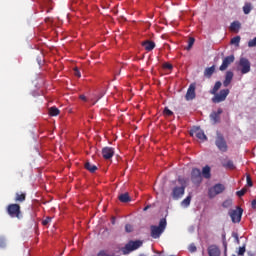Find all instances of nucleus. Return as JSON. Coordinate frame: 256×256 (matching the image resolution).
<instances>
[{"label": "nucleus", "instance_id": "nucleus-1", "mask_svg": "<svg viewBox=\"0 0 256 256\" xmlns=\"http://www.w3.org/2000/svg\"><path fill=\"white\" fill-rule=\"evenodd\" d=\"M221 81H217L213 87V89L210 90V95H214V97L212 98V103H223V101H225V99H227L228 95H229V89H221ZM219 93H217V91H219Z\"/></svg>", "mask_w": 256, "mask_h": 256}, {"label": "nucleus", "instance_id": "nucleus-2", "mask_svg": "<svg viewBox=\"0 0 256 256\" xmlns=\"http://www.w3.org/2000/svg\"><path fill=\"white\" fill-rule=\"evenodd\" d=\"M165 229H167V219L162 218V219H160L158 226L152 225L150 227L151 238L159 239V237H161V235H163V233H165Z\"/></svg>", "mask_w": 256, "mask_h": 256}, {"label": "nucleus", "instance_id": "nucleus-3", "mask_svg": "<svg viewBox=\"0 0 256 256\" xmlns=\"http://www.w3.org/2000/svg\"><path fill=\"white\" fill-rule=\"evenodd\" d=\"M143 245L141 240H130L124 247L121 248L123 255H129L132 251H137Z\"/></svg>", "mask_w": 256, "mask_h": 256}, {"label": "nucleus", "instance_id": "nucleus-4", "mask_svg": "<svg viewBox=\"0 0 256 256\" xmlns=\"http://www.w3.org/2000/svg\"><path fill=\"white\" fill-rule=\"evenodd\" d=\"M237 71H240L242 75H247L251 71V62L247 58H240Z\"/></svg>", "mask_w": 256, "mask_h": 256}, {"label": "nucleus", "instance_id": "nucleus-5", "mask_svg": "<svg viewBox=\"0 0 256 256\" xmlns=\"http://www.w3.org/2000/svg\"><path fill=\"white\" fill-rule=\"evenodd\" d=\"M6 211L10 217L21 219V206L19 204H9L6 208Z\"/></svg>", "mask_w": 256, "mask_h": 256}, {"label": "nucleus", "instance_id": "nucleus-6", "mask_svg": "<svg viewBox=\"0 0 256 256\" xmlns=\"http://www.w3.org/2000/svg\"><path fill=\"white\" fill-rule=\"evenodd\" d=\"M223 191H225V185L218 183L212 186L211 188H209L208 197L209 199H215V197H217V195H221Z\"/></svg>", "mask_w": 256, "mask_h": 256}, {"label": "nucleus", "instance_id": "nucleus-7", "mask_svg": "<svg viewBox=\"0 0 256 256\" xmlns=\"http://www.w3.org/2000/svg\"><path fill=\"white\" fill-rule=\"evenodd\" d=\"M215 145L222 153H227V149H229V147L227 146V141H225V137H223L221 133L217 134Z\"/></svg>", "mask_w": 256, "mask_h": 256}, {"label": "nucleus", "instance_id": "nucleus-8", "mask_svg": "<svg viewBox=\"0 0 256 256\" xmlns=\"http://www.w3.org/2000/svg\"><path fill=\"white\" fill-rule=\"evenodd\" d=\"M229 216L231 217L232 223H241V217H243V208L237 207L236 210H230Z\"/></svg>", "mask_w": 256, "mask_h": 256}, {"label": "nucleus", "instance_id": "nucleus-9", "mask_svg": "<svg viewBox=\"0 0 256 256\" xmlns=\"http://www.w3.org/2000/svg\"><path fill=\"white\" fill-rule=\"evenodd\" d=\"M191 181L195 185H199L201 181H203V176H201V170H199L198 168L192 169Z\"/></svg>", "mask_w": 256, "mask_h": 256}, {"label": "nucleus", "instance_id": "nucleus-10", "mask_svg": "<svg viewBox=\"0 0 256 256\" xmlns=\"http://www.w3.org/2000/svg\"><path fill=\"white\" fill-rule=\"evenodd\" d=\"M190 135H192V137L193 135H195V137H197V139H200V141H207V135H205V132L199 127H194L190 131Z\"/></svg>", "mask_w": 256, "mask_h": 256}, {"label": "nucleus", "instance_id": "nucleus-11", "mask_svg": "<svg viewBox=\"0 0 256 256\" xmlns=\"http://www.w3.org/2000/svg\"><path fill=\"white\" fill-rule=\"evenodd\" d=\"M234 61H235L234 55L225 57L222 61L221 66L219 67L220 71H227V68L229 67V65H231V63H234Z\"/></svg>", "mask_w": 256, "mask_h": 256}, {"label": "nucleus", "instance_id": "nucleus-12", "mask_svg": "<svg viewBox=\"0 0 256 256\" xmlns=\"http://www.w3.org/2000/svg\"><path fill=\"white\" fill-rule=\"evenodd\" d=\"M185 195V186H176L172 190V197L173 199H181Z\"/></svg>", "mask_w": 256, "mask_h": 256}, {"label": "nucleus", "instance_id": "nucleus-13", "mask_svg": "<svg viewBox=\"0 0 256 256\" xmlns=\"http://www.w3.org/2000/svg\"><path fill=\"white\" fill-rule=\"evenodd\" d=\"M222 113H223V109L218 108L217 112L214 111L210 114V119L214 125H216V123H221V114Z\"/></svg>", "mask_w": 256, "mask_h": 256}, {"label": "nucleus", "instance_id": "nucleus-14", "mask_svg": "<svg viewBox=\"0 0 256 256\" xmlns=\"http://www.w3.org/2000/svg\"><path fill=\"white\" fill-rule=\"evenodd\" d=\"M196 94H195V84H190L186 95H185V99L186 101H193V99H195Z\"/></svg>", "mask_w": 256, "mask_h": 256}, {"label": "nucleus", "instance_id": "nucleus-15", "mask_svg": "<svg viewBox=\"0 0 256 256\" xmlns=\"http://www.w3.org/2000/svg\"><path fill=\"white\" fill-rule=\"evenodd\" d=\"M113 155H115V149L112 147H104L102 149V157L104 159H112Z\"/></svg>", "mask_w": 256, "mask_h": 256}, {"label": "nucleus", "instance_id": "nucleus-16", "mask_svg": "<svg viewBox=\"0 0 256 256\" xmlns=\"http://www.w3.org/2000/svg\"><path fill=\"white\" fill-rule=\"evenodd\" d=\"M209 256H221V250L217 245H211L208 247Z\"/></svg>", "mask_w": 256, "mask_h": 256}, {"label": "nucleus", "instance_id": "nucleus-17", "mask_svg": "<svg viewBox=\"0 0 256 256\" xmlns=\"http://www.w3.org/2000/svg\"><path fill=\"white\" fill-rule=\"evenodd\" d=\"M27 199V193L25 192H16L14 201L15 203H24Z\"/></svg>", "mask_w": 256, "mask_h": 256}, {"label": "nucleus", "instance_id": "nucleus-18", "mask_svg": "<svg viewBox=\"0 0 256 256\" xmlns=\"http://www.w3.org/2000/svg\"><path fill=\"white\" fill-rule=\"evenodd\" d=\"M233 72L227 71L225 75V80L223 81L224 87H227L228 85H231V82L233 81Z\"/></svg>", "mask_w": 256, "mask_h": 256}, {"label": "nucleus", "instance_id": "nucleus-19", "mask_svg": "<svg viewBox=\"0 0 256 256\" xmlns=\"http://www.w3.org/2000/svg\"><path fill=\"white\" fill-rule=\"evenodd\" d=\"M142 46L146 51H153V49H155V42L151 40H146L142 43Z\"/></svg>", "mask_w": 256, "mask_h": 256}, {"label": "nucleus", "instance_id": "nucleus-20", "mask_svg": "<svg viewBox=\"0 0 256 256\" xmlns=\"http://www.w3.org/2000/svg\"><path fill=\"white\" fill-rule=\"evenodd\" d=\"M239 29H241V23L239 21H234L230 25V31L233 33H239Z\"/></svg>", "mask_w": 256, "mask_h": 256}, {"label": "nucleus", "instance_id": "nucleus-21", "mask_svg": "<svg viewBox=\"0 0 256 256\" xmlns=\"http://www.w3.org/2000/svg\"><path fill=\"white\" fill-rule=\"evenodd\" d=\"M118 199L121 203H129L131 201V196H129V193H123L118 196Z\"/></svg>", "mask_w": 256, "mask_h": 256}, {"label": "nucleus", "instance_id": "nucleus-22", "mask_svg": "<svg viewBox=\"0 0 256 256\" xmlns=\"http://www.w3.org/2000/svg\"><path fill=\"white\" fill-rule=\"evenodd\" d=\"M202 175L204 179H211V167L205 166L202 169Z\"/></svg>", "mask_w": 256, "mask_h": 256}, {"label": "nucleus", "instance_id": "nucleus-23", "mask_svg": "<svg viewBox=\"0 0 256 256\" xmlns=\"http://www.w3.org/2000/svg\"><path fill=\"white\" fill-rule=\"evenodd\" d=\"M84 167L90 173H95V171L98 169L97 166L95 164H91V162H86Z\"/></svg>", "mask_w": 256, "mask_h": 256}, {"label": "nucleus", "instance_id": "nucleus-24", "mask_svg": "<svg viewBox=\"0 0 256 256\" xmlns=\"http://www.w3.org/2000/svg\"><path fill=\"white\" fill-rule=\"evenodd\" d=\"M215 73V66L208 67L204 70V77L208 79Z\"/></svg>", "mask_w": 256, "mask_h": 256}, {"label": "nucleus", "instance_id": "nucleus-25", "mask_svg": "<svg viewBox=\"0 0 256 256\" xmlns=\"http://www.w3.org/2000/svg\"><path fill=\"white\" fill-rule=\"evenodd\" d=\"M59 113H61L59 108H57L55 106L49 108V115L51 117H57V115H59Z\"/></svg>", "mask_w": 256, "mask_h": 256}, {"label": "nucleus", "instance_id": "nucleus-26", "mask_svg": "<svg viewBox=\"0 0 256 256\" xmlns=\"http://www.w3.org/2000/svg\"><path fill=\"white\" fill-rule=\"evenodd\" d=\"M253 8L251 7V3H246L244 6H243V11H244V14L245 15H249V13H251V10Z\"/></svg>", "mask_w": 256, "mask_h": 256}, {"label": "nucleus", "instance_id": "nucleus-27", "mask_svg": "<svg viewBox=\"0 0 256 256\" xmlns=\"http://www.w3.org/2000/svg\"><path fill=\"white\" fill-rule=\"evenodd\" d=\"M193 45H195V38L190 37L188 39V46L186 47V50L191 51V49L193 48Z\"/></svg>", "mask_w": 256, "mask_h": 256}, {"label": "nucleus", "instance_id": "nucleus-28", "mask_svg": "<svg viewBox=\"0 0 256 256\" xmlns=\"http://www.w3.org/2000/svg\"><path fill=\"white\" fill-rule=\"evenodd\" d=\"M223 167H225L226 169H235V164L233 163L232 160H228L226 163L223 164Z\"/></svg>", "mask_w": 256, "mask_h": 256}, {"label": "nucleus", "instance_id": "nucleus-29", "mask_svg": "<svg viewBox=\"0 0 256 256\" xmlns=\"http://www.w3.org/2000/svg\"><path fill=\"white\" fill-rule=\"evenodd\" d=\"M178 183L180 185V187H184V189L187 187V180H185V178L183 177H178Z\"/></svg>", "mask_w": 256, "mask_h": 256}, {"label": "nucleus", "instance_id": "nucleus-30", "mask_svg": "<svg viewBox=\"0 0 256 256\" xmlns=\"http://www.w3.org/2000/svg\"><path fill=\"white\" fill-rule=\"evenodd\" d=\"M182 205H184V207H189V205H191V196L186 197V198L182 201Z\"/></svg>", "mask_w": 256, "mask_h": 256}, {"label": "nucleus", "instance_id": "nucleus-31", "mask_svg": "<svg viewBox=\"0 0 256 256\" xmlns=\"http://www.w3.org/2000/svg\"><path fill=\"white\" fill-rule=\"evenodd\" d=\"M240 41H241L240 36H235L234 38L231 39L232 45H239Z\"/></svg>", "mask_w": 256, "mask_h": 256}, {"label": "nucleus", "instance_id": "nucleus-32", "mask_svg": "<svg viewBox=\"0 0 256 256\" xmlns=\"http://www.w3.org/2000/svg\"><path fill=\"white\" fill-rule=\"evenodd\" d=\"M163 115H165V117H171L173 115V111H171L169 108L165 107L164 111H163Z\"/></svg>", "mask_w": 256, "mask_h": 256}, {"label": "nucleus", "instance_id": "nucleus-33", "mask_svg": "<svg viewBox=\"0 0 256 256\" xmlns=\"http://www.w3.org/2000/svg\"><path fill=\"white\" fill-rule=\"evenodd\" d=\"M231 205H233V201L232 200H226L223 202L222 207H224L225 209H228V207H231Z\"/></svg>", "mask_w": 256, "mask_h": 256}, {"label": "nucleus", "instance_id": "nucleus-34", "mask_svg": "<svg viewBox=\"0 0 256 256\" xmlns=\"http://www.w3.org/2000/svg\"><path fill=\"white\" fill-rule=\"evenodd\" d=\"M97 256H113V254H109L107 250H100Z\"/></svg>", "mask_w": 256, "mask_h": 256}, {"label": "nucleus", "instance_id": "nucleus-35", "mask_svg": "<svg viewBox=\"0 0 256 256\" xmlns=\"http://www.w3.org/2000/svg\"><path fill=\"white\" fill-rule=\"evenodd\" d=\"M246 181H247L248 187H253V180H251V175L247 174Z\"/></svg>", "mask_w": 256, "mask_h": 256}, {"label": "nucleus", "instance_id": "nucleus-36", "mask_svg": "<svg viewBox=\"0 0 256 256\" xmlns=\"http://www.w3.org/2000/svg\"><path fill=\"white\" fill-rule=\"evenodd\" d=\"M245 193H247V188H243V189H241L240 191H237V192H236V195H237L238 197H243V195H245Z\"/></svg>", "mask_w": 256, "mask_h": 256}, {"label": "nucleus", "instance_id": "nucleus-37", "mask_svg": "<svg viewBox=\"0 0 256 256\" xmlns=\"http://www.w3.org/2000/svg\"><path fill=\"white\" fill-rule=\"evenodd\" d=\"M125 231H126V233H133V225L126 224L125 225Z\"/></svg>", "mask_w": 256, "mask_h": 256}, {"label": "nucleus", "instance_id": "nucleus-38", "mask_svg": "<svg viewBox=\"0 0 256 256\" xmlns=\"http://www.w3.org/2000/svg\"><path fill=\"white\" fill-rule=\"evenodd\" d=\"M188 251H190V253H195V251H197V246H195V244H190Z\"/></svg>", "mask_w": 256, "mask_h": 256}, {"label": "nucleus", "instance_id": "nucleus-39", "mask_svg": "<svg viewBox=\"0 0 256 256\" xmlns=\"http://www.w3.org/2000/svg\"><path fill=\"white\" fill-rule=\"evenodd\" d=\"M238 255L239 256H244L245 255V246L239 247Z\"/></svg>", "mask_w": 256, "mask_h": 256}, {"label": "nucleus", "instance_id": "nucleus-40", "mask_svg": "<svg viewBox=\"0 0 256 256\" xmlns=\"http://www.w3.org/2000/svg\"><path fill=\"white\" fill-rule=\"evenodd\" d=\"M248 47H256V37L248 42Z\"/></svg>", "mask_w": 256, "mask_h": 256}, {"label": "nucleus", "instance_id": "nucleus-41", "mask_svg": "<svg viewBox=\"0 0 256 256\" xmlns=\"http://www.w3.org/2000/svg\"><path fill=\"white\" fill-rule=\"evenodd\" d=\"M51 217H46V219H44L43 221H42V225H44V227H46V225L48 224V223H51Z\"/></svg>", "mask_w": 256, "mask_h": 256}, {"label": "nucleus", "instance_id": "nucleus-42", "mask_svg": "<svg viewBox=\"0 0 256 256\" xmlns=\"http://www.w3.org/2000/svg\"><path fill=\"white\" fill-rule=\"evenodd\" d=\"M74 75L75 77H78V78L81 77V72L79 71V68H74Z\"/></svg>", "mask_w": 256, "mask_h": 256}, {"label": "nucleus", "instance_id": "nucleus-43", "mask_svg": "<svg viewBox=\"0 0 256 256\" xmlns=\"http://www.w3.org/2000/svg\"><path fill=\"white\" fill-rule=\"evenodd\" d=\"M163 68H164V69H169V70H171V69H173V65H172V64H169V63H164V64H163Z\"/></svg>", "mask_w": 256, "mask_h": 256}, {"label": "nucleus", "instance_id": "nucleus-44", "mask_svg": "<svg viewBox=\"0 0 256 256\" xmlns=\"http://www.w3.org/2000/svg\"><path fill=\"white\" fill-rule=\"evenodd\" d=\"M80 99H81L82 101H87V97H86L85 95H80Z\"/></svg>", "mask_w": 256, "mask_h": 256}, {"label": "nucleus", "instance_id": "nucleus-45", "mask_svg": "<svg viewBox=\"0 0 256 256\" xmlns=\"http://www.w3.org/2000/svg\"><path fill=\"white\" fill-rule=\"evenodd\" d=\"M223 239H224L223 245H224L225 248H227V242H225V234L223 235Z\"/></svg>", "mask_w": 256, "mask_h": 256}, {"label": "nucleus", "instance_id": "nucleus-46", "mask_svg": "<svg viewBox=\"0 0 256 256\" xmlns=\"http://www.w3.org/2000/svg\"><path fill=\"white\" fill-rule=\"evenodd\" d=\"M149 209V206L144 207V211H147Z\"/></svg>", "mask_w": 256, "mask_h": 256}, {"label": "nucleus", "instance_id": "nucleus-47", "mask_svg": "<svg viewBox=\"0 0 256 256\" xmlns=\"http://www.w3.org/2000/svg\"><path fill=\"white\" fill-rule=\"evenodd\" d=\"M112 225H115V219L112 220Z\"/></svg>", "mask_w": 256, "mask_h": 256}]
</instances>
